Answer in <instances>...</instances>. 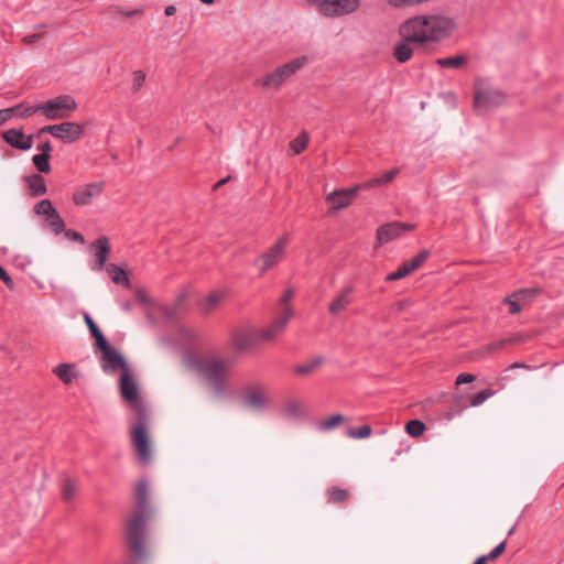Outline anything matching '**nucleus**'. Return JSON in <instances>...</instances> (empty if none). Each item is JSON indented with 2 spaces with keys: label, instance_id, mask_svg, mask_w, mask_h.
Here are the masks:
<instances>
[{
  "label": "nucleus",
  "instance_id": "c9c22d12",
  "mask_svg": "<svg viewBox=\"0 0 564 564\" xmlns=\"http://www.w3.org/2000/svg\"><path fill=\"white\" fill-rule=\"evenodd\" d=\"M328 498L334 503H344L348 500L349 494L346 489L332 487L328 489Z\"/></svg>",
  "mask_w": 564,
  "mask_h": 564
},
{
  "label": "nucleus",
  "instance_id": "864d4df0",
  "mask_svg": "<svg viewBox=\"0 0 564 564\" xmlns=\"http://www.w3.org/2000/svg\"><path fill=\"white\" fill-rule=\"evenodd\" d=\"M0 280L9 288L13 289L14 283L8 272L0 265Z\"/></svg>",
  "mask_w": 564,
  "mask_h": 564
},
{
  "label": "nucleus",
  "instance_id": "c03bdc74",
  "mask_svg": "<svg viewBox=\"0 0 564 564\" xmlns=\"http://www.w3.org/2000/svg\"><path fill=\"white\" fill-rule=\"evenodd\" d=\"M506 545H507V541H502L501 543H499L497 546H495L489 554L487 555H484L487 561H496L500 555L503 554L505 550H506Z\"/></svg>",
  "mask_w": 564,
  "mask_h": 564
},
{
  "label": "nucleus",
  "instance_id": "cd10ccee",
  "mask_svg": "<svg viewBox=\"0 0 564 564\" xmlns=\"http://www.w3.org/2000/svg\"><path fill=\"white\" fill-rule=\"evenodd\" d=\"M223 292H213L205 300L200 302V310L208 314L210 313L224 299Z\"/></svg>",
  "mask_w": 564,
  "mask_h": 564
},
{
  "label": "nucleus",
  "instance_id": "0e129e2a",
  "mask_svg": "<svg viewBox=\"0 0 564 564\" xmlns=\"http://www.w3.org/2000/svg\"><path fill=\"white\" fill-rule=\"evenodd\" d=\"M505 341H498V343H494L491 345H489V349H497V348H500L501 346H503Z\"/></svg>",
  "mask_w": 564,
  "mask_h": 564
},
{
  "label": "nucleus",
  "instance_id": "4c0bfd02",
  "mask_svg": "<svg viewBox=\"0 0 564 564\" xmlns=\"http://www.w3.org/2000/svg\"><path fill=\"white\" fill-rule=\"evenodd\" d=\"M47 220H48V226L51 227L52 231L55 235H59L61 232H63L65 230V223L62 219V217L59 216L58 212H56V214L48 217Z\"/></svg>",
  "mask_w": 564,
  "mask_h": 564
},
{
  "label": "nucleus",
  "instance_id": "a211bd4d",
  "mask_svg": "<svg viewBox=\"0 0 564 564\" xmlns=\"http://www.w3.org/2000/svg\"><path fill=\"white\" fill-rule=\"evenodd\" d=\"M414 226L411 224L403 223H389L382 225L377 230V239L380 245L388 243L393 239L400 237L404 231L413 229Z\"/></svg>",
  "mask_w": 564,
  "mask_h": 564
},
{
  "label": "nucleus",
  "instance_id": "9d476101",
  "mask_svg": "<svg viewBox=\"0 0 564 564\" xmlns=\"http://www.w3.org/2000/svg\"><path fill=\"white\" fill-rule=\"evenodd\" d=\"M289 243V236H281L276 242L254 262L259 267L260 275L281 262L285 256V248Z\"/></svg>",
  "mask_w": 564,
  "mask_h": 564
},
{
  "label": "nucleus",
  "instance_id": "c756f323",
  "mask_svg": "<svg viewBox=\"0 0 564 564\" xmlns=\"http://www.w3.org/2000/svg\"><path fill=\"white\" fill-rule=\"evenodd\" d=\"M84 319H85V323H86L90 334L94 336V338L96 340V346L104 345L105 340H107V339L104 336L102 332L97 326V324L94 322L91 316L88 313H85Z\"/></svg>",
  "mask_w": 564,
  "mask_h": 564
},
{
  "label": "nucleus",
  "instance_id": "dca6fc26",
  "mask_svg": "<svg viewBox=\"0 0 564 564\" xmlns=\"http://www.w3.org/2000/svg\"><path fill=\"white\" fill-rule=\"evenodd\" d=\"M89 249L94 252L95 261L90 264L91 270L102 271L106 267V261L110 253V245L107 237L102 236L89 246Z\"/></svg>",
  "mask_w": 564,
  "mask_h": 564
},
{
  "label": "nucleus",
  "instance_id": "b1692460",
  "mask_svg": "<svg viewBox=\"0 0 564 564\" xmlns=\"http://www.w3.org/2000/svg\"><path fill=\"white\" fill-rule=\"evenodd\" d=\"M412 41H406L401 37V41L397 42L393 50L394 58L403 64L406 63L413 55V48L411 46Z\"/></svg>",
  "mask_w": 564,
  "mask_h": 564
},
{
  "label": "nucleus",
  "instance_id": "4d7b16f0",
  "mask_svg": "<svg viewBox=\"0 0 564 564\" xmlns=\"http://www.w3.org/2000/svg\"><path fill=\"white\" fill-rule=\"evenodd\" d=\"M375 186H380V184H379V183H375V177H373V178H371V180H369V181L365 182V183H364V184H361V185H357V186H355L354 188H357V191H358V189H369V188H372V187H375Z\"/></svg>",
  "mask_w": 564,
  "mask_h": 564
},
{
  "label": "nucleus",
  "instance_id": "39448f33",
  "mask_svg": "<svg viewBox=\"0 0 564 564\" xmlns=\"http://www.w3.org/2000/svg\"><path fill=\"white\" fill-rule=\"evenodd\" d=\"M308 63V57L303 55L296 57L279 67L274 70L267 73L262 77L257 79V84L263 88L278 89L280 88L290 77H292L297 70L303 68Z\"/></svg>",
  "mask_w": 564,
  "mask_h": 564
},
{
  "label": "nucleus",
  "instance_id": "bb28decb",
  "mask_svg": "<svg viewBox=\"0 0 564 564\" xmlns=\"http://www.w3.org/2000/svg\"><path fill=\"white\" fill-rule=\"evenodd\" d=\"M106 269L115 284L130 286V281L123 269L115 263H109Z\"/></svg>",
  "mask_w": 564,
  "mask_h": 564
},
{
  "label": "nucleus",
  "instance_id": "72a5a7b5",
  "mask_svg": "<svg viewBox=\"0 0 564 564\" xmlns=\"http://www.w3.org/2000/svg\"><path fill=\"white\" fill-rule=\"evenodd\" d=\"M323 362V357H315L314 359L299 365L295 367V373L300 376H305L315 370Z\"/></svg>",
  "mask_w": 564,
  "mask_h": 564
},
{
  "label": "nucleus",
  "instance_id": "3c124183",
  "mask_svg": "<svg viewBox=\"0 0 564 564\" xmlns=\"http://www.w3.org/2000/svg\"><path fill=\"white\" fill-rule=\"evenodd\" d=\"M475 380V376L471 375V373H467V372H463V373H459L457 377H456V380H455V383L457 386L459 384H466V383H470Z\"/></svg>",
  "mask_w": 564,
  "mask_h": 564
},
{
  "label": "nucleus",
  "instance_id": "6e6552de",
  "mask_svg": "<svg viewBox=\"0 0 564 564\" xmlns=\"http://www.w3.org/2000/svg\"><path fill=\"white\" fill-rule=\"evenodd\" d=\"M119 386L122 398L140 413L135 423H143L145 417L142 414V402L139 397L138 386L132 376L131 369H124V372L121 373Z\"/></svg>",
  "mask_w": 564,
  "mask_h": 564
},
{
  "label": "nucleus",
  "instance_id": "052dcab7",
  "mask_svg": "<svg viewBox=\"0 0 564 564\" xmlns=\"http://www.w3.org/2000/svg\"><path fill=\"white\" fill-rule=\"evenodd\" d=\"M487 563H488L487 558H486L484 555H481V556L477 557V558L474 561V563H473V564H487Z\"/></svg>",
  "mask_w": 564,
  "mask_h": 564
},
{
  "label": "nucleus",
  "instance_id": "ea45409f",
  "mask_svg": "<svg viewBox=\"0 0 564 564\" xmlns=\"http://www.w3.org/2000/svg\"><path fill=\"white\" fill-rule=\"evenodd\" d=\"M308 142V137L305 133L300 134L291 142V149L294 154H300L303 150H305Z\"/></svg>",
  "mask_w": 564,
  "mask_h": 564
},
{
  "label": "nucleus",
  "instance_id": "c85d7f7f",
  "mask_svg": "<svg viewBox=\"0 0 564 564\" xmlns=\"http://www.w3.org/2000/svg\"><path fill=\"white\" fill-rule=\"evenodd\" d=\"M466 62V56L456 55L451 57L437 58L436 64L442 68H459Z\"/></svg>",
  "mask_w": 564,
  "mask_h": 564
},
{
  "label": "nucleus",
  "instance_id": "49530a36",
  "mask_svg": "<svg viewBox=\"0 0 564 564\" xmlns=\"http://www.w3.org/2000/svg\"><path fill=\"white\" fill-rule=\"evenodd\" d=\"M144 82H145V73L142 70H135L133 73V84H132L133 90L138 91L143 86Z\"/></svg>",
  "mask_w": 564,
  "mask_h": 564
},
{
  "label": "nucleus",
  "instance_id": "f03ea898",
  "mask_svg": "<svg viewBox=\"0 0 564 564\" xmlns=\"http://www.w3.org/2000/svg\"><path fill=\"white\" fill-rule=\"evenodd\" d=\"M455 28L452 19L438 14H421L409 18L399 28V34L414 45L436 43L451 35Z\"/></svg>",
  "mask_w": 564,
  "mask_h": 564
},
{
  "label": "nucleus",
  "instance_id": "5fc2aeb1",
  "mask_svg": "<svg viewBox=\"0 0 564 564\" xmlns=\"http://www.w3.org/2000/svg\"><path fill=\"white\" fill-rule=\"evenodd\" d=\"M345 421L346 420L341 414L336 413L322 420L319 423H345Z\"/></svg>",
  "mask_w": 564,
  "mask_h": 564
},
{
  "label": "nucleus",
  "instance_id": "412c9836",
  "mask_svg": "<svg viewBox=\"0 0 564 564\" xmlns=\"http://www.w3.org/2000/svg\"><path fill=\"white\" fill-rule=\"evenodd\" d=\"M4 140L12 148L19 150H30L32 148V135H25L21 130L10 129L4 133Z\"/></svg>",
  "mask_w": 564,
  "mask_h": 564
},
{
  "label": "nucleus",
  "instance_id": "9b49d317",
  "mask_svg": "<svg viewBox=\"0 0 564 564\" xmlns=\"http://www.w3.org/2000/svg\"><path fill=\"white\" fill-rule=\"evenodd\" d=\"M132 446L139 459L145 465L151 457V442L148 432V425H132L131 429Z\"/></svg>",
  "mask_w": 564,
  "mask_h": 564
},
{
  "label": "nucleus",
  "instance_id": "bf43d9fd",
  "mask_svg": "<svg viewBox=\"0 0 564 564\" xmlns=\"http://www.w3.org/2000/svg\"><path fill=\"white\" fill-rule=\"evenodd\" d=\"M175 12H176V8L174 6H167L164 11L165 15H167V17L174 15Z\"/></svg>",
  "mask_w": 564,
  "mask_h": 564
},
{
  "label": "nucleus",
  "instance_id": "774afa93",
  "mask_svg": "<svg viewBox=\"0 0 564 564\" xmlns=\"http://www.w3.org/2000/svg\"><path fill=\"white\" fill-rule=\"evenodd\" d=\"M405 423L414 424V423H423V422L420 421L419 419H412V420L406 421Z\"/></svg>",
  "mask_w": 564,
  "mask_h": 564
},
{
  "label": "nucleus",
  "instance_id": "0eeeda50",
  "mask_svg": "<svg viewBox=\"0 0 564 564\" xmlns=\"http://www.w3.org/2000/svg\"><path fill=\"white\" fill-rule=\"evenodd\" d=\"M321 14L327 18H339L356 12L360 0H307Z\"/></svg>",
  "mask_w": 564,
  "mask_h": 564
},
{
  "label": "nucleus",
  "instance_id": "79ce46f5",
  "mask_svg": "<svg viewBox=\"0 0 564 564\" xmlns=\"http://www.w3.org/2000/svg\"><path fill=\"white\" fill-rule=\"evenodd\" d=\"M348 434L355 438H365L371 435V425H361L359 429H349Z\"/></svg>",
  "mask_w": 564,
  "mask_h": 564
},
{
  "label": "nucleus",
  "instance_id": "5701e85b",
  "mask_svg": "<svg viewBox=\"0 0 564 564\" xmlns=\"http://www.w3.org/2000/svg\"><path fill=\"white\" fill-rule=\"evenodd\" d=\"M351 292L352 288L347 286L339 294H337L333 302L329 304V313L337 315L343 312L351 302Z\"/></svg>",
  "mask_w": 564,
  "mask_h": 564
},
{
  "label": "nucleus",
  "instance_id": "4be33fe9",
  "mask_svg": "<svg viewBox=\"0 0 564 564\" xmlns=\"http://www.w3.org/2000/svg\"><path fill=\"white\" fill-rule=\"evenodd\" d=\"M289 420L304 421L308 419V408L305 403L297 400H289L283 409Z\"/></svg>",
  "mask_w": 564,
  "mask_h": 564
},
{
  "label": "nucleus",
  "instance_id": "69168bd1",
  "mask_svg": "<svg viewBox=\"0 0 564 564\" xmlns=\"http://www.w3.org/2000/svg\"><path fill=\"white\" fill-rule=\"evenodd\" d=\"M510 368H512V369H514V368H524V369H530V367H529V366H525V365H523V364H519V362H514V364H512Z\"/></svg>",
  "mask_w": 564,
  "mask_h": 564
},
{
  "label": "nucleus",
  "instance_id": "aec40b11",
  "mask_svg": "<svg viewBox=\"0 0 564 564\" xmlns=\"http://www.w3.org/2000/svg\"><path fill=\"white\" fill-rule=\"evenodd\" d=\"M357 188H349V189H336L332 193H329L326 197L327 202L333 205L334 209H341L347 207L352 197L356 195Z\"/></svg>",
  "mask_w": 564,
  "mask_h": 564
},
{
  "label": "nucleus",
  "instance_id": "7c9ffc66",
  "mask_svg": "<svg viewBox=\"0 0 564 564\" xmlns=\"http://www.w3.org/2000/svg\"><path fill=\"white\" fill-rule=\"evenodd\" d=\"M528 292H531V291L530 290H520L503 300V302L509 305L510 314H518L521 312V306L519 304V296H523Z\"/></svg>",
  "mask_w": 564,
  "mask_h": 564
},
{
  "label": "nucleus",
  "instance_id": "20e7f679",
  "mask_svg": "<svg viewBox=\"0 0 564 564\" xmlns=\"http://www.w3.org/2000/svg\"><path fill=\"white\" fill-rule=\"evenodd\" d=\"M77 109L76 100L69 95H59L37 106H28L20 116L22 119L39 112L47 120L67 119Z\"/></svg>",
  "mask_w": 564,
  "mask_h": 564
},
{
  "label": "nucleus",
  "instance_id": "37998d69",
  "mask_svg": "<svg viewBox=\"0 0 564 564\" xmlns=\"http://www.w3.org/2000/svg\"><path fill=\"white\" fill-rule=\"evenodd\" d=\"M398 174L399 169H392L390 171L384 172L382 175L375 177V183H379L380 186H383L393 181Z\"/></svg>",
  "mask_w": 564,
  "mask_h": 564
},
{
  "label": "nucleus",
  "instance_id": "2eb2a0df",
  "mask_svg": "<svg viewBox=\"0 0 564 564\" xmlns=\"http://www.w3.org/2000/svg\"><path fill=\"white\" fill-rule=\"evenodd\" d=\"M505 99L500 90L492 88L477 89L474 96V108L478 112H486L500 105Z\"/></svg>",
  "mask_w": 564,
  "mask_h": 564
},
{
  "label": "nucleus",
  "instance_id": "6e6d98bb",
  "mask_svg": "<svg viewBox=\"0 0 564 564\" xmlns=\"http://www.w3.org/2000/svg\"><path fill=\"white\" fill-rule=\"evenodd\" d=\"M129 552H130V560H131V562L129 564H141L147 558V555H148L147 545H144L143 555L141 557H135V554L132 551H129Z\"/></svg>",
  "mask_w": 564,
  "mask_h": 564
},
{
  "label": "nucleus",
  "instance_id": "603ef678",
  "mask_svg": "<svg viewBox=\"0 0 564 564\" xmlns=\"http://www.w3.org/2000/svg\"><path fill=\"white\" fill-rule=\"evenodd\" d=\"M388 2L393 8H403L417 4L416 0H388Z\"/></svg>",
  "mask_w": 564,
  "mask_h": 564
},
{
  "label": "nucleus",
  "instance_id": "4468645a",
  "mask_svg": "<svg viewBox=\"0 0 564 564\" xmlns=\"http://www.w3.org/2000/svg\"><path fill=\"white\" fill-rule=\"evenodd\" d=\"M259 344H261L259 329L253 327L237 329L231 335V345L237 351L252 349Z\"/></svg>",
  "mask_w": 564,
  "mask_h": 564
},
{
  "label": "nucleus",
  "instance_id": "e433bc0d",
  "mask_svg": "<svg viewBox=\"0 0 564 564\" xmlns=\"http://www.w3.org/2000/svg\"><path fill=\"white\" fill-rule=\"evenodd\" d=\"M32 161L40 172L48 173L51 171L50 154H36Z\"/></svg>",
  "mask_w": 564,
  "mask_h": 564
},
{
  "label": "nucleus",
  "instance_id": "09e8293b",
  "mask_svg": "<svg viewBox=\"0 0 564 564\" xmlns=\"http://www.w3.org/2000/svg\"><path fill=\"white\" fill-rule=\"evenodd\" d=\"M64 232H65L66 238L73 240V241H76L80 245L85 243L84 236L80 232L73 230V229L64 230Z\"/></svg>",
  "mask_w": 564,
  "mask_h": 564
},
{
  "label": "nucleus",
  "instance_id": "423d86ee",
  "mask_svg": "<svg viewBox=\"0 0 564 564\" xmlns=\"http://www.w3.org/2000/svg\"><path fill=\"white\" fill-rule=\"evenodd\" d=\"M272 404L270 389L261 382L249 384L242 395V405L253 412H265Z\"/></svg>",
  "mask_w": 564,
  "mask_h": 564
},
{
  "label": "nucleus",
  "instance_id": "680f3d73",
  "mask_svg": "<svg viewBox=\"0 0 564 564\" xmlns=\"http://www.w3.org/2000/svg\"><path fill=\"white\" fill-rule=\"evenodd\" d=\"M229 178H230V177H229V176H227V177H225V178H223V180L218 181V182L215 184L214 188H215V189L219 188L220 186H223L224 184H226V183L228 182V180H229Z\"/></svg>",
  "mask_w": 564,
  "mask_h": 564
},
{
  "label": "nucleus",
  "instance_id": "13d9d810",
  "mask_svg": "<svg viewBox=\"0 0 564 564\" xmlns=\"http://www.w3.org/2000/svg\"><path fill=\"white\" fill-rule=\"evenodd\" d=\"M37 150L41 151L40 154H50L52 151V145L48 141H46L42 144H39Z\"/></svg>",
  "mask_w": 564,
  "mask_h": 564
},
{
  "label": "nucleus",
  "instance_id": "2f4dec72",
  "mask_svg": "<svg viewBox=\"0 0 564 564\" xmlns=\"http://www.w3.org/2000/svg\"><path fill=\"white\" fill-rule=\"evenodd\" d=\"M77 491V481L73 478H66L62 486V498L68 502L74 499Z\"/></svg>",
  "mask_w": 564,
  "mask_h": 564
},
{
  "label": "nucleus",
  "instance_id": "393cba45",
  "mask_svg": "<svg viewBox=\"0 0 564 564\" xmlns=\"http://www.w3.org/2000/svg\"><path fill=\"white\" fill-rule=\"evenodd\" d=\"M29 192L32 196H41L47 192L45 180L40 174H32L25 177Z\"/></svg>",
  "mask_w": 564,
  "mask_h": 564
},
{
  "label": "nucleus",
  "instance_id": "de8ad7c7",
  "mask_svg": "<svg viewBox=\"0 0 564 564\" xmlns=\"http://www.w3.org/2000/svg\"><path fill=\"white\" fill-rule=\"evenodd\" d=\"M294 295V291L292 289H286L283 295L279 300L280 308L278 311H283L286 306H290V301Z\"/></svg>",
  "mask_w": 564,
  "mask_h": 564
},
{
  "label": "nucleus",
  "instance_id": "473e14b6",
  "mask_svg": "<svg viewBox=\"0 0 564 564\" xmlns=\"http://www.w3.org/2000/svg\"><path fill=\"white\" fill-rule=\"evenodd\" d=\"M26 107L28 106H25L24 104H19L11 108L1 109L0 110V124L4 123L6 121H8L10 118H12L14 116L22 118L20 115L24 112V109Z\"/></svg>",
  "mask_w": 564,
  "mask_h": 564
},
{
  "label": "nucleus",
  "instance_id": "8fccbe9b",
  "mask_svg": "<svg viewBox=\"0 0 564 564\" xmlns=\"http://www.w3.org/2000/svg\"><path fill=\"white\" fill-rule=\"evenodd\" d=\"M134 296H135V299H137L140 303H142V304H144V305H149V304H151V299H150V296L148 295V293H147V291H145L144 289H138V290H135V292H134Z\"/></svg>",
  "mask_w": 564,
  "mask_h": 564
},
{
  "label": "nucleus",
  "instance_id": "a878e982",
  "mask_svg": "<svg viewBox=\"0 0 564 564\" xmlns=\"http://www.w3.org/2000/svg\"><path fill=\"white\" fill-rule=\"evenodd\" d=\"M53 373L65 384L72 383L77 376L70 364H59L53 369Z\"/></svg>",
  "mask_w": 564,
  "mask_h": 564
},
{
  "label": "nucleus",
  "instance_id": "1a4fd4ad",
  "mask_svg": "<svg viewBox=\"0 0 564 564\" xmlns=\"http://www.w3.org/2000/svg\"><path fill=\"white\" fill-rule=\"evenodd\" d=\"M97 348L100 349V365L104 372L108 375L116 373L118 370H121V373L124 372V369H130L124 357L111 345L105 340L104 345H97Z\"/></svg>",
  "mask_w": 564,
  "mask_h": 564
},
{
  "label": "nucleus",
  "instance_id": "f257e3e1",
  "mask_svg": "<svg viewBox=\"0 0 564 564\" xmlns=\"http://www.w3.org/2000/svg\"><path fill=\"white\" fill-rule=\"evenodd\" d=\"M183 365L193 371L209 388L216 399L229 395V379L232 376V360L214 354L199 355L187 351Z\"/></svg>",
  "mask_w": 564,
  "mask_h": 564
},
{
  "label": "nucleus",
  "instance_id": "ddd939ff",
  "mask_svg": "<svg viewBox=\"0 0 564 564\" xmlns=\"http://www.w3.org/2000/svg\"><path fill=\"white\" fill-rule=\"evenodd\" d=\"M293 316V308L286 306L283 311H276L273 322L265 328L259 329L261 343L275 339L285 329Z\"/></svg>",
  "mask_w": 564,
  "mask_h": 564
},
{
  "label": "nucleus",
  "instance_id": "338daca9",
  "mask_svg": "<svg viewBox=\"0 0 564 564\" xmlns=\"http://www.w3.org/2000/svg\"><path fill=\"white\" fill-rule=\"evenodd\" d=\"M122 308L124 311H129L131 308V304L129 302H126V303L122 304Z\"/></svg>",
  "mask_w": 564,
  "mask_h": 564
},
{
  "label": "nucleus",
  "instance_id": "6ab92c4d",
  "mask_svg": "<svg viewBox=\"0 0 564 564\" xmlns=\"http://www.w3.org/2000/svg\"><path fill=\"white\" fill-rule=\"evenodd\" d=\"M495 394H496V391L492 388H486V389L475 393L471 397L468 404H464L459 409L446 412L444 419L447 421H452L462 412V410L468 409L469 406H474V408L479 406Z\"/></svg>",
  "mask_w": 564,
  "mask_h": 564
},
{
  "label": "nucleus",
  "instance_id": "f3484780",
  "mask_svg": "<svg viewBox=\"0 0 564 564\" xmlns=\"http://www.w3.org/2000/svg\"><path fill=\"white\" fill-rule=\"evenodd\" d=\"M104 186V182H95L77 188L73 196L74 203L78 206L91 204L94 198L101 195Z\"/></svg>",
  "mask_w": 564,
  "mask_h": 564
},
{
  "label": "nucleus",
  "instance_id": "a18cd8bd",
  "mask_svg": "<svg viewBox=\"0 0 564 564\" xmlns=\"http://www.w3.org/2000/svg\"><path fill=\"white\" fill-rule=\"evenodd\" d=\"M406 433L412 437H420L426 431L427 425H404Z\"/></svg>",
  "mask_w": 564,
  "mask_h": 564
},
{
  "label": "nucleus",
  "instance_id": "7ed1b4c3",
  "mask_svg": "<svg viewBox=\"0 0 564 564\" xmlns=\"http://www.w3.org/2000/svg\"><path fill=\"white\" fill-rule=\"evenodd\" d=\"M134 500V510L127 520L123 539L128 551H132L135 557H141L144 551L147 521L150 514L149 488L145 479L137 482Z\"/></svg>",
  "mask_w": 564,
  "mask_h": 564
},
{
  "label": "nucleus",
  "instance_id": "58836bf2",
  "mask_svg": "<svg viewBox=\"0 0 564 564\" xmlns=\"http://www.w3.org/2000/svg\"><path fill=\"white\" fill-rule=\"evenodd\" d=\"M430 252L427 250H423L422 252L417 253L415 257L406 261V265L413 272L414 270L419 269L429 258Z\"/></svg>",
  "mask_w": 564,
  "mask_h": 564
},
{
  "label": "nucleus",
  "instance_id": "f704fd0d",
  "mask_svg": "<svg viewBox=\"0 0 564 564\" xmlns=\"http://www.w3.org/2000/svg\"><path fill=\"white\" fill-rule=\"evenodd\" d=\"M56 208L53 206L50 199H43L35 204L34 213L36 215L46 216L47 218L56 214Z\"/></svg>",
  "mask_w": 564,
  "mask_h": 564
},
{
  "label": "nucleus",
  "instance_id": "a19ab883",
  "mask_svg": "<svg viewBox=\"0 0 564 564\" xmlns=\"http://www.w3.org/2000/svg\"><path fill=\"white\" fill-rule=\"evenodd\" d=\"M410 273H411V270L409 269V267L404 262L395 271H393L390 274H388L386 279H387V281H397V280L403 279L404 276H406Z\"/></svg>",
  "mask_w": 564,
  "mask_h": 564
},
{
  "label": "nucleus",
  "instance_id": "f8f14e48",
  "mask_svg": "<svg viewBox=\"0 0 564 564\" xmlns=\"http://www.w3.org/2000/svg\"><path fill=\"white\" fill-rule=\"evenodd\" d=\"M84 127L77 122H62L59 124L46 126L41 132H47L54 138L66 143H72L80 139Z\"/></svg>",
  "mask_w": 564,
  "mask_h": 564
},
{
  "label": "nucleus",
  "instance_id": "e2e57ef3",
  "mask_svg": "<svg viewBox=\"0 0 564 564\" xmlns=\"http://www.w3.org/2000/svg\"><path fill=\"white\" fill-rule=\"evenodd\" d=\"M39 37H40V35H39V34H33V35L25 36V37H24V40H25L28 43H32V42L36 41Z\"/></svg>",
  "mask_w": 564,
  "mask_h": 564
}]
</instances>
